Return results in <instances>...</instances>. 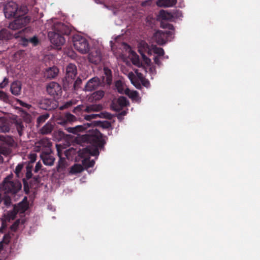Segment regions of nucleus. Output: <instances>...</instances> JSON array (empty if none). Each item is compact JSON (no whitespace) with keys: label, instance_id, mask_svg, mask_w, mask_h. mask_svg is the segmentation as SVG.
Here are the masks:
<instances>
[{"label":"nucleus","instance_id":"9","mask_svg":"<svg viewBox=\"0 0 260 260\" xmlns=\"http://www.w3.org/2000/svg\"><path fill=\"white\" fill-rule=\"evenodd\" d=\"M18 212H8L7 215L4 214L2 219V226L0 228V233L2 232L3 229L5 228L6 223L7 221L10 222L11 220H14L16 218V214ZM4 250L3 242H0V254Z\"/></svg>","mask_w":260,"mask_h":260},{"label":"nucleus","instance_id":"22","mask_svg":"<svg viewBox=\"0 0 260 260\" xmlns=\"http://www.w3.org/2000/svg\"><path fill=\"white\" fill-rule=\"evenodd\" d=\"M177 0H157L156 5L159 7H171L174 6Z\"/></svg>","mask_w":260,"mask_h":260},{"label":"nucleus","instance_id":"63","mask_svg":"<svg viewBox=\"0 0 260 260\" xmlns=\"http://www.w3.org/2000/svg\"><path fill=\"white\" fill-rule=\"evenodd\" d=\"M20 213L22 214V215H21L20 216H22L24 215V214L25 213V212H19Z\"/></svg>","mask_w":260,"mask_h":260},{"label":"nucleus","instance_id":"13","mask_svg":"<svg viewBox=\"0 0 260 260\" xmlns=\"http://www.w3.org/2000/svg\"><path fill=\"white\" fill-rule=\"evenodd\" d=\"M76 66L73 64L70 63L66 69V78L69 82L74 79L77 75Z\"/></svg>","mask_w":260,"mask_h":260},{"label":"nucleus","instance_id":"37","mask_svg":"<svg viewBox=\"0 0 260 260\" xmlns=\"http://www.w3.org/2000/svg\"><path fill=\"white\" fill-rule=\"evenodd\" d=\"M23 168V165L22 164H19L16 167L15 170V173L18 178L22 177V173L21 172Z\"/></svg>","mask_w":260,"mask_h":260},{"label":"nucleus","instance_id":"4","mask_svg":"<svg viewBox=\"0 0 260 260\" xmlns=\"http://www.w3.org/2000/svg\"><path fill=\"white\" fill-rule=\"evenodd\" d=\"M28 12L26 6H21L18 8V5L14 2H9L5 4L4 8L5 16L7 18H11L16 15L24 14Z\"/></svg>","mask_w":260,"mask_h":260},{"label":"nucleus","instance_id":"51","mask_svg":"<svg viewBox=\"0 0 260 260\" xmlns=\"http://www.w3.org/2000/svg\"><path fill=\"white\" fill-rule=\"evenodd\" d=\"M41 167H42V164H41V162H38L36 164V166H35V172L36 173L38 172L40 170V169H41Z\"/></svg>","mask_w":260,"mask_h":260},{"label":"nucleus","instance_id":"60","mask_svg":"<svg viewBox=\"0 0 260 260\" xmlns=\"http://www.w3.org/2000/svg\"><path fill=\"white\" fill-rule=\"evenodd\" d=\"M49 101L45 100H44V101H42V104H43V103H44V104L48 103H49Z\"/></svg>","mask_w":260,"mask_h":260},{"label":"nucleus","instance_id":"55","mask_svg":"<svg viewBox=\"0 0 260 260\" xmlns=\"http://www.w3.org/2000/svg\"><path fill=\"white\" fill-rule=\"evenodd\" d=\"M104 117H107L108 118H110L111 117V115L108 113H103Z\"/></svg>","mask_w":260,"mask_h":260},{"label":"nucleus","instance_id":"19","mask_svg":"<svg viewBox=\"0 0 260 260\" xmlns=\"http://www.w3.org/2000/svg\"><path fill=\"white\" fill-rule=\"evenodd\" d=\"M21 83L19 81H15L11 85V91L15 95H19L21 91Z\"/></svg>","mask_w":260,"mask_h":260},{"label":"nucleus","instance_id":"48","mask_svg":"<svg viewBox=\"0 0 260 260\" xmlns=\"http://www.w3.org/2000/svg\"><path fill=\"white\" fill-rule=\"evenodd\" d=\"M29 43V39H26L24 38H21L20 40V44L24 46H26Z\"/></svg>","mask_w":260,"mask_h":260},{"label":"nucleus","instance_id":"52","mask_svg":"<svg viewBox=\"0 0 260 260\" xmlns=\"http://www.w3.org/2000/svg\"><path fill=\"white\" fill-rule=\"evenodd\" d=\"M154 61L155 64L159 66L161 64L159 56H155L154 58Z\"/></svg>","mask_w":260,"mask_h":260},{"label":"nucleus","instance_id":"2","mask_svg":"<svg viewBox=\"0 0 260 260\" xmlns=\"http://www.w3.org/2000/svg\"><path fill=\"white\" fill-rule=\"evenodd\" d=\"M65 26L61 23H56L54 26V31L48 32V37L52 44L58 47L64 44L65 42L64 38L61 36V34H66L64 30Z\"/></svg>","mask_w":260,"mask_h":260},{"label":"nucleus","instance_id":"35","mask_svg":"<svg viewBox=\"0 0 260 260\" xmlns=\"http://www.w3.org/2000/svg\"><path fill=\"white\" fill-rule=\"evenodd\" d=\"M102 106L101 105H92L86 107L85 110L87 112L89 111H99L102 109Z\"/></svg>","mask_w":260,"mask_h":260},{"label":"nucleus","instance_id":"27","mask_svg":"<svg viewBox=\"0 0 260 260\" xmlns=\"http://www.w3.org/2000/svg\"><path fill=\"white\" fill-rule=\"evenodd\" d=\"M159 16L160 18L164 20L171 21L173 18V15L171 12L165 10H161L159 12Z\"/></svg>","mask_w":260,"mask_h":260},{"label":"nucleus","instance_id":"57","mask_svg":"<svg viewBox=\"0 0 260 260\" xmlns=\"http://www.w3.org/2000/svg\"><path fill=\"white\" fill-rule=\"evenodd\" d=\"M163 27H165V26H162ZM168 27L169 29H171V30H173V25H171V24H168L167 25V26H166V27Z\"/></svg>","mask_w":260,"mask_h":260},{"label":"nucleus","instance_id":"49","mask_svg":"<svg viewBox=\"0 0 260 260\" xmlns=\"http://www.w3.org/2000/svg\"><path fill=\"white\" fill-rule=\"evenodd\" d=\"M10 237L9 235H5L3 239V244L4 245V243H5L6 244H8L10 242Z\"/></svg>","mask_w":260,"mask_h":260},{"label":"nucleus","instance_id":"41","mask_svg":"<svg viewBox=\"0 0 260 260\" xmlns=\"http://www.w3.org/2000/svg\"><path fill=\"white\" fill-rule=\"evenodd\" d=\"M29 43L32 44L34 46H36L38 45L39 40L38 37L35 36L29 39Z\"/></svg>","mask_w":260,"mask_h":260},{"label":"nucleus","instance_id":"53","mask_svg":"<svg viewBox=\"0 0 260 260\" xmlns=\"http://www.w3.org/2000/svg\"><path fill=\"white\" fill-rule=\"evenodd\" d=\"M110 126H111V124L108 121H105V122H103V124H102V126L103 127L108 128Z\"/></svg>","mask_w":260,"mask_h":260},{"label":"nucleus","instance_id":"61","mask_svg":"<svg viewBox=\"0 0 260 260\" xmlns=\"http://www.w3.org/2000/svg\"><path fill=\"white\" fill-rule=\"evenodd\" d=\"M42 108L43 109H50V108L48 107V106H42Z\"/></svg>","mask_w":260,"mask_h":260},{"label":"nucleus","instance_id":"6","mask_svg":"<svg viewBox=\"0 0 260 260\" xmlns=\"http://www.w3.org/2000/svg\"><path fill=\"white\" fill-rule=\"evenodd\" d=\"M30 21L28 16H24L23 14H19L18 17L13 21L10 23L9 27L14 30L21 29L24 27Z\"/></svg>","mask_w":260,"mask_h":260},{"label":"nucleus","instance_id":"5","mask_svg":"<svg viewBox=\"0 0 260 260\" xmlns=\"http://www.w3.org/2000/svg\"><path fill=\"white\" fill-rule=\"evenodd\" d=\"M73 44L75 48L82 54H85L89 50V46L87 40L80 36L74 37Z\"/></svg>","mask_w":260,"mask_h":260},{"label":"nucleus","instance_id":"44","mask_svg":"<svg viewBox=\"0 0 260 260\" xmlns=\"http://www.w3.org/2000/svg\"><path fill=\"white\" fill-rule=\"evenodd\" d=\"M31 168L32 167L27 166L26 167V179H30L32 176L31 173Z\"/></svg>","mask_w":260,"mask_h":260},{"label":"nucleus","instance_id":"56","mask_svg":"<svg viewBox=\"0 0 260 260\" xmlns=\"http://www.w3.org/2000/svg\"><path fill=\"white\" fill-rule=\"evenodd\" d=\"M18 101L20 103V105H21L22 106L26 107V106L27 105L26 104H25V103L23 102L22 101H21L20 100H18Z\"/></svg>","mask_w":260,"mask_h":260},{"label":"nucleus","instance_id":"36","mask_svg":"<svg viewBox=\"0 0 260 260\" xmlns=\"http://www.w3.org/2000/svg\"><path fill=\"white\" fill-rule=\"evenodd\" d=\"M151 49L155 54L158 55L157 56H162L164 55V50L161 48L157 47L155 45H152L151 46Z\"/></svg>","mask_w":260,"mask_h":260},{"label":"nucleus","instance_id":"11","mask_svg":"<svg viewBox=\"0 0 260 260\" xmlns=\"http://www.w3.org/2000/svg\"><path fill=\"white\" fill-rule=\"evenodd\" d=\"M101 82L98 77H94L89 79L84 88L85 91H92L97 88L100 85Z\"/></svg>","mask_w":260,"mask_h":260},{"label":"nucleus","instance_id":"8","mask_svg":"<svg viewBox=\"0 0 260 260\" xmlns=\"http://www.w3.org/2000/svg\"><path fill=\"white\" fill-rule=\"evenodd\" d=\"M47 91L49 94L54 98L60 96L62 93V89L60 85L56 82L50 83L46 87Z\"/></svg>","mask_w":260,"mask_h":260},{"label":"nucleus","instance_id":"34","mask_svg":"<svg viewBox=\"0 0 260 260\" xmlns=\"http://www.w3.org/2000/svg\"><path fill=\"white\" fill-rule=\"evenodd\" d=\"M76 120V117L73 115V114H71L70 113H67L65 115L64 119L62 122H61L60 123L61 124H64L68 122H72L73 121H75Z\"/></svg>","mask_w":260,"mask_h":260},{"label":"nucleus","instance_id":"43","mask_svg":"<svg viewBox=\"0 0 260 260\" xmlns=\"http://www.w3.org/2000/svg\"><path fill=\"white\" fill-rule=\"evenodd\" d=\"M64 161V158H60L59 160L58 161V165L56 167L58 172H59L60 171V169L63 167Z\"/></svg>","mask_w":260,"mask_h":260},{"label":"nucleus","instance_id":"47","mask_svg":"<svg viewBox=\"0 0 260 260\" xmlns=\"http://www.w3.org/2000/svg\"><path fill=\"white\" fill-rule=\"evenodd\" d=\"M9 82V80L7 78H5L2 82L0 83V88H3L6 87Z\"/></svg>","mask_w":260,"mask_h":260},{"label":"nucleus","instance_id":"24","mask_svg":"<svg viewBox=\"0 0 260 260\" xmlns=\"http://www.w3.org/2000/svg\"><path fill=\"white\" fill-rule=\"evenodd\" d=\"M125 94L128 96V97L134 102H140L141 101V98L139 96V93L137 91L126 89Z\"/></svg>","mask_w":260,"mask_h":260},{"label":"nucleus","instance_id":"14","mask_svg":"<svg viewBox=\"0 0 260 260\" xmlns=\"http://www.w3.org/2000/svg\"><path fill=\"white\" fill-rule=\"evenodd\" d=\"M91 125V123H86L83 125H78L74 127H69L66 128L67 131L70 133L74 134H78L79 132H82L87 128L89 127Z\"/></svg>","mask_w":260,"mask_h":260},{"label":"nucleus","instance_id":"29","mask_svg":"<svg viewBox=\"0 0 260 260\" xmlns=\"http://www.w3.org/2000/svg\"><path fill=\"white\" fill-rule=\"evenodd\" d=\"M139 48V52L141 54V53H144V52H148V54H151L150 50L149 48V46L148 44L144 41H141L139 43L138 45Z\"/></svg>","mask_w":260,"mask_h":260},{"label":"nucleus","instance_id":"15","mask_svg":"<svg viewBox=\"0 0 260 260\" xmlns=\"http://www.w3.org/2000/svg\"><path fill=\"white\" fill-rule=\"evenodd\" d=\"M51 145L50 140L47 138H44L36 143V149L37 151H40L42 148L49 149Z\"/></svg>","mask_w":260,"mask_h":260},{"label":"nucleus","instance_id":"10","mask_svg":"<svg viewBox=\"0 0 260 260\" xmlns=\"http://www.w3.org/2000/svg\"><path fill=\"white\" fill-rule=\"evenodd\" d=\"M88 59L90 62L98 64L102 60L101 50L100 48H93L88 55Z\"/></svg>","mask_w":260,"mask_h":260},{"label":"nucleus","instance_id":"12","mask_svg":"<svg viewBox=\"0 0 260 260\" xmlns=\"http://www.w3.org/2000/svg\"><path fill=\"white\" fill-rule=\"evenodd\" d=\"M128 101L127 99L124 96L119 97L116 102H113L112 107L116 111H120L123 107L128 105Z\"/></svg>","mask_w":260,"mask_h":260},{"label":"nucleus","instance_id":"42","mask_svg":"<svg viewBox=\"0 0 260 260\" xmlns=\"http://www.w3.org/2000/svg\"><path fill=\"white\" fill-rule=\"evenodd\" d=\"M49 117L48 114H44L39 116L37 118V122L40 124L44 122Z\"/></svg>","mask_w":260,"mask_h":260},{"label":"nucleus","instance_id":"26","mask_svg":"<svg viewBox=\"0 0 260 260\" xmlns=\"http://www.w3.org/2000/svg\"><path fill=\"white\" fill-rule=\"evenodd\" d=\"M135 73L137 74L138 78L140 80L142 85L147 88L149 87L150 86L149 81L145 78L144 75L140 72V71L139 70H135Z\"/></svg>","mask_w":260,"mask_h":260},{"label":"nucleus","instance_id":"7","mask_svg":"<svg viewBox=\"0 0 260 260\" xmlns=\"http://www.w3.org/2000/svg\"><path fill=\"white\" fill-rule=\"evenodd\" d=\"M173 34L172 31L158 30L153 35V39L158 44H165L169 40L170 36Z\"/></svg>","mask_w":260,"mask_h":260},{"label":"nucleus","instance_id":"33","mask_svg":"<svg viewBox=\"0 0 260 260\" xmlns=\"http://www.w3.org/2000/svg\"><path fill=\"white\" fill-rule=\"evenodd\" d=\"M105 94L104 91L100 90L92 93L91 95V99L93 101L100 100L103 98Z\"/></svg>","mask_w":260,"mask_h":260},{"label":"nucleus","instance_id":"62","mask_svg":"<svg viewBox=\"0 0 260 260\" xmlns=\"http://www.w3.org/2000/svg\"><path fill=\"white\" fill-rule=\"evenodd\" d=\"M98 115H94V114H92L91 115H90V116L92 118H94L95 117H96Z\"/></svg>","mask_w":260,"mask_h":260},{"label":"nucleus","instance_id":"23","mask_svg":"<svg viewBox=\"0 0 260 260\" xmlns=\"http://www.w3.org/2000/svg\"><path fill=\"white\" fill-rule=\"evenodd\" d=\"M104 76H102V82L104 83L110 84L112 82L111 71L107 68H104Z\"/></svg>","mask_w":260,"mask_h":260},{"label":"nucleus","instance_id":"31","mask_svg":"<svg viewBox=\"0 0 260 260\" xmlns=\"http://www.w3.org/2000/svg\"><path fill=\"white\" fill-rule=\"evenodd\" d=\"M83 170V167L79 164H75L71 168L69 172L70 174H76L82 172Z\"/></svg>","mask_w":260,"mask_h":260},{"label":"nucleus","instance_id":"32","mask_svg":"<svg viewBox=\"0 0 260 260\" xmlns=\"http://www.w3.org/2000/svg\"><path fill=\"white\" fill-rule=\"evenodd\" d=\"M53 128V125L49 122H47L44 126L40 129V132L43 135H47L50 133Z\"/></svg>","mask_w":260,"mask_h":260},{"label":"nucleus","instance_id":"21","mask_svg":"<svg viewBox=\"0 0 260 260\" xmlns=\"http://www.w3.org/2000/svg\"><path fill=\"white\" fill-rule=\"evenodd\" d=\"M58 73V70L56 67H50L46 70L45 76L47 78L52 79L57 75Z\"/></svg>","mask_w":260,"mask_h":260},{"label":"nucleus","instance_id":"16","mask_svg":"<svg viewBox=\"0 0 260 260\" xmlns=\"http://www.w3.org/2000/svg\"><path fill=\"white\" fill-rule=\"evenodd\" d=\"M41 157L45 165L52 166L54 164L55 158L52 154L43 153L41 155Z\"/></svg>","mask_w":260,"mask_h":260},{"label":"nucleus","instance_id":"25","mask_svg":"<svg viewBox=\"0 0 260 260\" xmlns=\"http://www.w3.org/2000/svg\"><path fill=\"white\" fill-rule=\"evenodd\" d=\"M127 77L130 80L132 84H133L137 89L141 88V84L137 80V74H134L133 72H130L127 74Z\"/></svg>","mask_w":260,"mask_h":260},{"label":"nucleus","instance_id":"20","mask_svg":"<svg viewBox=\"0 0 260 260\" xmlns=\"http://www.w3.org/2000/svg\"><path fill=\"white\" fill-rule=\"evenodd\" d=\"M13 123L16 127L17 132L20 136H22L23 133V131L25 129V126L23 124V121L21 119H18L16 118L14 119Z\"/></svg>","mask_w":260,"mask_h":260},{"label":"nucleus","instance_id":"18","mask_svg":"<svg viewBox=\"0 0 260 260\" xmlns=\"http://www.w3.org/2000/svg\"><path fill=\"white\" fill-rule=\"evenodd\" d=\"M129 51H131V54L132 55V59H131L132 63L134 65L137 66L138 67L141 68V70H144L145 72H147V70L145 68V67H144L142 65V63L140 62V60L138 55L135 52H134L133 51H132L131 49H129Z\"/></svg>","mask_w":260,"mask_h":260},{"label":"nucleus","instance_id":"59","mask_svg":"<svg viewBox=\"0 0 260 260\" xmlns=\"http://www.w3.org/2000/svg\"><path fill=\"white\" fill-rule=\"evenodd\" d=\"M0 152L2 153H3L4 154H6L7 153H8L9 152V151L6 150L5 152H3L2 151H0Z\"/></svg>","mask_w":260,"mask_h":260},{"label":"nucleus","instance_id":"38","mask_svg":"<svg viewBox=\"0 0 260 260\" xmlns=\"http://www.w3.org/2000/svg\"><path fill=\"white\" fill-rule=\"evenodd\" d=\"M25 222V219H18L16 220L14 223L11 225V229L12 230L16 231L20 223L24 224Z\"/></svg>","mask_w":260,"mask_h":260},{"label":"nucleus","instance_id":"30","mask_svg":"<svg viewBox=\"0 0 260 260\" xmlns=\"http://www.w3.org/2000/svg\"><path fill=\"white\" fill-rule=\"evenodd\" d=\"M11 37L12 35L7 29L3 28L0 30V40H7Z\"/></svg>","mask_w":260,"mask_h":260},{"label":"nucleus","instance_id":"64","mask_svg":"<svg viewBox=\"0 0 260 260\" xmlns=\"http://www.w3.org/2000/svg\"><path fill=\"white\" fill-rule=\"evenodd\" d=\"M122 114L124 115L126 114V112L124 111V112H122Z\"/></svg>","mask_w":260,"mask_h":260},{"label":"nucleus","instance_id":"50","mask_svg":"<svg viewBox=\"0 0 260 260\" xmlns=\"http://www.w3.org/2000/svg\"><path fill=\"white\" fill-rule=\"evenodd\" d=\"M37 157V154L35 153H30L29 155V158L30 159V162L31 163H33L36 161Z\"/></svg>","mask_w":260,"mask_h":260},{"label":"nucleus","instance_id":"28","mask_svg":"<svg viewBox=\"0 0 260 260\" xmlns=\"http://www.w3.org/2000/svg\"><path fill=\"white\" fill-rule=\"evenodd\" d=\"M115 87L117 91L120 93L125 94L126 89H128L124 83L120 80L117 81L115 82Z\"/></svg>","mask_w":260,"mask_h":260},{"label":"nucleus","instance_id":"40","mask_svg":"<svg viewBox=\"0 0 260 260\" xmlns=\"http://www.w3.org/2000/svg\"><path fill=\"white\" fill-rule=\"evenodd\" d=\"M141 56L144 63L147 67L151 66L152 64L151 59L147 57L144 53H141Z\"/></svg>","mask_w":260,"mask_h":260},{"label":"nucleus","instance_id":"46","mask_svg":"<svg viewBox=\"0 0 260 260\" xmlns=\"http://www.w3.org/2000/svg\"><path fill=\"white\" fill-rule=\"evenodd\" d=\"M149 68V72L150 74V76H152L153 75H155L156 74V70L155 67L152 64L151 66L148 67Z\"/></svg>","mask_w":260,"mask_h":260},{"label":"nucleus","instance_id":"45","mask_svg":"<svg viewBox=\"0 0 260 260\" xmlns=\"http://www.w3.org/2000/svg\"><path fill=\"white\" fill-rule=\"evenodd\" d=\"M4 203L7 207H9L11 205V200L9 197L6 196L4 198Z\"/></svg>","mask_w":260,"mask_h":260},{"label":"nucleus","instance_id":"3","mask_svg":"<svg viewBox=\"0 0 260 260\" xmlns=\"http://www.w3.org/2000/svg\"><path fill=\"white\" fill-rule=\"evenodd\" d=\"M12 179V175L7 176L0 185V189L5 194H15L21 189L22 185L20 182L13 181Z\"/></svg>","mask_w":260,"mask_h":260},{"label":"nucleus","instance_id":"54","mask_svg":"<svg viewBox=\"0 0 260 260\" xmlns=\"http://www.w3.org/2000/svg\"><path fill=\"white\" fill-rule=\"evenodd\" d=\"M10 130V128L8 126H4L2 128V131L4 132H8Z\"/></svg>","mask_w":260,"mask_h":260},{"label":"nucleus","instance_id":"1","mask_svg":"<svg viewBox=\"0 0 260 260\" xmlns=\"http://www.w3.org/2000/svg\"><path fill=\"white\" fill-rule=\"evenodd\" d=\"M86 140L91 145L79 151V156L84 158L82 160L83 164L86 168L92 167L94 165V161L88 160L89 155L98 156L99 148L105 143V138L97 129H93L86 135Z\"/></svg>","mask_w":260,"mask_h":260},{"label":"nucleus","instance_id":"39","mask_svg":"<svg viewBox=\"0 0 260 260\" xmlns=\"http://www.w3.org/2000/svg\"><path fill=\"white\" fill-rule=\"evenodd\" d=\"M25 222V219H18L16 220L14 223L11 225V229L12 230L16 231L20 223L24 224Z\"/></svg>","mask_w":260,"mask_h":260},{"label":"nucleus","instance_id":"58","mask_svg":"<svg viewBox=\"0 0 260 260\" xmlns=\"http://www.w3.org/2000/svg\"><path fill=\"white\" fill-rule=\"evenodd\" d=\"M0 96L4 98L6 96V94L3 91H0Z\"/></svg>","mask_w":260,"mask_h":260},{"label":"nucleus","instance_id":"17","mask_svg":"<svg viewBox=\"0 0 260 260\" xmlns=\"http://www.w3.org/2000/svg\"><path fill=\"white\" fill-rule=\"evenodd\" d=\"M28 205L27 197H25L17 205H14L13 211H26L28 208Z\"/></svg>","mask_w":260,"mask_h":260}]
</instances>
